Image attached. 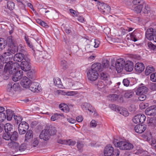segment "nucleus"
Instances as JSON below:
<instances>
[{"instance_id": "obj_1", "label": "nucleus", "mask_w": 156, "mask_h": 156, "mask_svg": "<svg viewBox=\"0 0 156 156\" xmlns=\"http://www.w3.org/2000/svg\"><path fill=\"white\" fill-rule=\"evenodd\" d=\"M113 143L115 147L121 150H130L133 148V144L125 140L114 139Z\"/></svg>"}, {"instance_id": "obj_2", "label": "nucleus", "mask_w": 156, "mask_h": 156, "mask_svg": "<svg viewBox=\"0 0 156 156\" xmlns=\"http://www.w3.org/2000/svg\"><path fill=\"white\" fill-rule=\"evenodd\" d=\"M6 63L5 66L4 70L7 73L8 72L10 74H14L18 71L20 68V65L16 62H14L9 61Z\"/></svg>"}, {"instance_id": "obj_3", "label": "nucleus", "mask_w": 156, "mask_h": 156, "mask_svg": "<svg viewBox=\"0 0 156 156\" xmlns=\"http://www.w3.org/2000/svg\"><path fill=\"white\" fill-rule=\"evenodd\" d=\"M146 37L149 40H153L156 42V31L151 28L148 29L145 34Z\"/></svg>"}, {"instance_id": "obj_4", "label": "nucleus", "mask_w": 156, "mask_h": 156, "mask_svg": "<svg viewBox=\"0 0 156 156\" xmlns=\"http://www.w3.org/2000/svg\"><path fill=\"white\" fill-rule=\"evenodd\" d=\"M97 5L98 9L103 13H109L111 11L110 7L106 4L98 2Z\"/></svg>"}, {"instance_id": "obj_5", "label": "nucleus", "mask_w": 156, "mask_h": 156, "mask_svg": "<svg viewBox=\"0 0 156 156\" xmlns=\"http://www.w3.org/2000/svg\"><path fill=\"white\" fill-rule=\"evenodd\" d=\"M24 60L22 61L20 64V67L21 69L25 72L30 70L31 66L29 63L30 59L28 57H25Z\"/></svg>"}, {"instance_id": "obj_6", "label": "nucleus", "mask_w": 156, "mask_h": 156, "mask_svg": "<svg viewBox=\"0 0 156 156\" xmlns=\"http://www.w3.org/2000/svg\"><path fill=\"white\" fill-rule=\"evenodd\" d=\"M29 127V125L26 122L23 121L21 122L19 124L18 128L19 134L20 135L25 134Z\"/></svg>"}, {"instance_id": "obj_7", "label": "nucleus", "mask_w": 156, "mask_h": 156, "mask_svg": "<svg viewBox=\"0 0 156 156\" xmlns=\"http://www.w3.org/2000/svg\"><path fill=\"white\" fill-rule=\"evenodd\" d=\"M125 64V61L122 58L118 59L115 63V68L118 73L121 72L123 70Z\"/></svg>"}, {"instance_id": "obj_8", "label": "nucleus", "mask_w": 156, "mask_h": 156, "mask_svg": "<svg viewBox=\"0 0 156 156\" xmlns=\"http://www.w3.org/2000/svg\"><path fill=\"white\" fill-rule=\"evenodd\" d=\"M99 74L97 72L90 69L87 73V76L88 79L91 81L96 80L99 76Z\"/></svg>"}, {"instance_id": "obj_9", "label": "nucleus", "mask_w": 156, "mask_h": 156, "mask_svg": "<svg viewBox=\"0 0 156 156\" xmlns=\"http://www.w3.org/2000/svg\"><path fill=\"white\" fill-rule=\"evenodd\" d=\"M11 46V49L9 50V51H8V52H5L4 53L5 55H6L5 56V58H6V56H10L9 57L10 58L13 57V56H12V54H14L18 51L19 49L16 45L14 44Z\"/></svg>"}, {"instance_id": "obj_10", "label": "nucleus", "mask_w": 156, "mask_h": 156, "mask_svg": "<svg viewBox=\"0 0 156 156\" xmlns=\"http://www.w3.org/2000/svg\"><path fill=\"white\" fill-rule=\"evenodd\" d=\"M146 117L143 114H139L135 116L133 119V122L135 123H143L145 120Z\"/></svg>"}, {"instance_id": "obj_11", "label": "nucleus", "mask_w": 156, "mask_h": 156, "mask_svg": "<svg viewBox=\"0 0 156 156\" xmlns=\"http://www.w3.org/2000/svg\"><path fill=\"white\" fill-rule=\"evenodd\" d=\"M29 88L30 90L34 92H38L41 90L39 83L35 82L31 83Z\"/></svg>"}, {"instance_id": "obj_12", "label": "nucleus", "mask_w": 156, "mask_h": 156, "mask_svg": "<svg viewBox=\"0 0 156 156\" xmlns=\"http://www.w3.org/2000/svg\"><path fill=\"white\" fill-rule=\"evenodd\" d=\"M51 135L49 133V130L47 128L42 130L41 133L39 137L41 139H43L44 140H47L49 139Z\"/></svg>"}, {"instance_id": "obj_13", "label": "nucleus", "mask_w": 156, "mask_h": 156, "mask_svg": "<svg viewBox=\"0 0 156 156\" xmlns=\"http://www.w3.org/2000/svg\"><path fill=\"white\" fill-rule=\"evenodd\" d=\"M146 114L148 115H156V105H154L147 108L145 111Z\"/></svg>"}, {"instance_id": "obj_14", "label": "nucleus", "mask_w": 156, "mask_h": 156, "mask_svg": "<svg viewBox=\"0 0 156 156\" xmlns=\"http://www.w3.org/2000/svg\"><path fill=\"white\" fill-rule=\"evenodd\" d=\"M23 72L22 70H20L17 71L15 73L13 74L12 79L14 81H17L20 80L23 75Z\"/></svg>"}, {"instance_id": "obj_15", "label": "nucleus", "mask_w": 156, "mask_h": 156, "mask_svg": "<svg viewBox=\"0 0 156 156\" xmlns=\"http://www.w3.org/2000/svg\"><path fill=\"white\" fill-rule=\"evenodd\" d=\"M81 108L83 110H88L92 113L95 112H96L95 109L87 103H83L81 105Z\"/></svg>"}, {"instance_id": "obj_16", "label": "nucleus", "mask_w": 156, "mask_h": 156, "mask_svg": "<svg viewBox=\"0 0 156 156\" xmlns=\"http://www.w3.org/2000/svg\"><path fill=\"white\" fill-rule=\"evenodd\" d=\"M31 81L27 77L24 76L22 78L21 84L23 87L25 88H29L31 83Z\"/></svg>"}, {"instance_id": "obj_17", "label": "nucleus", "mask_w": 156, "mask_h": 156, "mask_svg": "<svg viewBox=\"0 0 156 156\" xmlns=\"http://www.w3.org/2000/svg\"><path fill=\"white\" fill-rule=\"evenodd\" d=\"M114 152L113 148L109 146H106L105 148L104 154L105 156H110Z\"/></svg>"}, {"instance_id": "obj_18", "label": "nucleus", "mask_w": 156, "mask_h": 156, "mask_svg": "<svg viewBox=\"0 0 156 156\" xmlns=\"http://www.w3.org/2000/svg\"><path fill=\"white\" fill-rule=\"evenodd\" d=\"M9 147L15 150V152L18 151V149L20 146L19 144L16 141H12L9 142L8 144Z\"/></svg>"}, {"instance_id": "obj_19", "label": "nucleus", "mask_w": 156, "mask_h": 156, "mask_svg": "<svg viewBox=\"0 0 156 156\" xmlns=\"http://www.w3.org/2000/svg\"><path fill=\"white\" fill-rule=\"evenodd\" d=\"M146 128L145 125L139 124L136 125L134 129L136 133H141L145 130Z\"/></svg>"}, {"instance_id": "obj_20", "label": "nucleus", "mask_w": 156, "mask_h": 156, "mask_svg": "<svg viewBox=\"0 0 156 156\" xmlns=\"http://www.w3.org/2000/svg\"><path fill=\"white\" fill-rule=\"evenodd\" d=\"M144 65L142 63L137 62L135 65V69L137 73H141L144 70Z\"/></svg>"}, {"instance_id": "obj_21", "label": "nucleus", "mask_w": 156, "mask_h": 156, "mask_svg": "<svg viewBox=\"0 0 156 156\" xmlns=\"http://www.w3.org/2000/svg\"><path fill=\"white\" fill-rule=\"evenodd\" d=\"M90 69L98 72L103 71L101 64L100 63H96L93 64L91 66Z\"/></svg>"}, {"instance_id": "obj_22", "label": "nucleus", "mask_w": 156, "mask_h": 156, "mask_svg": "<svg viewBox=\"0 0 156 156\" xmlns=\"http://www.w3.org/2000/svg\"><path fill=\"white\" fill-rule=\"evenodd\" d=\"M27 57H25L23 54L21 53H19L15 54L13 58V60L15 61L20 62L24 59V58Z\"/></svg>"}, {"instance_id": "obj_23", "label": "nucleus", "mask_w": 156, "mask_h": 156, "mask_svg": "<svg viewBox=\"0 0 156 156\" xmlns=\"http://www.w3.org/2000/svg\"><path fill=\"white\" fill-rule=\"evenodd\" d=\"M147 91V89L144 86H141L138 88L136 91L137 95H140L146 93Z\"/></svg>"}, {"instance_id": "obj_24", "label": "nucleus", "mask_w": 156, "mask_h": 156, "mask_svg": "<svg viewBox=\"0 0 156 156\" xmlns=\"http://www.w3.org/2000/svg\"><path fill=\"white\" fill-rule=\"evenodd\" d=\"M133 63L131 62H128L125 64V69L129 72H131L133 70Z\"/></svg>"}, {"instance_id": "obj_25", "label": "nucleus", "mask_w": 156, "mask_h": 156, "mask_svg": "<svg viewBox=\"0 0 156 156\" xmlns=\"http://www.w3.org/2000/svg\"><path fill=\"white\" fill-rule=\"evenodd\" d=\"M4 126L5 132L10 133L12 131L13 126L11 124L6 123Z\"/></svg>"}, {"instance_id": "obj_26", "label": "nucleus", "mask_w": 156, "mask_h": 156, "mask_svg": "<svg viewBox=\"0 0 156 156\" xmlns=\"http://www.w3.org/2000/svg\"><path fill=\"white\" fill-rule=\"evenodd\" d=\"M46 128L49 130V133L51 136L55 135L56 133L57 130L56 128L51 125L47 126Z\"/></svg>"}, {"instance_id": "obj_27", "label": "nucleus", "mask_w": 156, "mask_h": 156, "mask_svg": "<svg viewBox=\"0 0 156 156\" xmlns=\"http://www.w3.org/2000/svg\"><path fill=\"white\" fill-rule=\"evenodd\" d=\"M6 118L8 120H11L13 115V112L11 110L7 109L6 110Z\"/></svg>"}, {"instance_id": "obj_28", "label": "nucleus", "mask_w": 156, "mask_h": 156, "mask_svg": "<svg viewBox=\"0 0 156 156\" xmlns=\"http://www.w3.org/2000/svg\"><path fill=\"white\" fill-rule=\"evenodd\" d=\"M59 108L60 109L65 112H68L69 111V108L68 106L64 103H61L59 105Z\"/></svg>"}, {"instance_id": "obj_29", "label": "nucleus", "mask_w": 156, "mask_h": 156, "mask_svg": "<svg viewBox=\"0 0 156 156\" xmlns=\"http://www.w3.org/2000/svg\"><path fill=\"white\" fill-rule=\"evenodd\" d=\"M18 133L16 131H14L11 135L10 134V140L12 141H16L18 140Z\"/></svg>"}, {"instance_id": "obj_30", "label": "nucleus", "mask_w": 156, "mask_h": 156, "mask_svg": "<svg viewBox=\"0 0 156 156\" xmlns=\"http://www.w3.org/2000/svg\"><path fill=\"white\" fill-rule=\"evenodd\" d=\"M142 11L145 14H148L150 12V9L147 5L144 3L142 5Z\"/></svg>"}, {"instance_id": "obj_31", "label": "nucleus", "mask_w": 156, "mask_h": 156, "mask_svg": "<svg viewBox=\"0 0 156 156\" xmlns=\"http://www.w3.org/2000/svg\"><path fill=\"white\" fill-rule=\"evenodd\" d=\"M7 45V42L5 40L2 38H0V51L4 49Z\"/></svg>"}, {"instance_id": "obj_32", "label": "nucleus", "mask_w": 156, "mask_h": 156, "mask_svg": "<svg viewBox=\"0 0 156 156\" xmlns=\"http://www.w3.org/2000/svg\"><path fill=\"white\" fill-rule=\"evenodd\" d=\"M54 82L55 86L58 87L62 88V83L61 79L57 77L54 79Z\"/></svg>"}, {"instance_id": "obj_33", "label": "nucleus", "mask_w": 156, "mask_h": 156, "mask_svg": "<svg viewBox=\"0 0 156 156\" xmlns=\"http://www.w3.org/2000/svg\"><path fill=\"white\" fill-rule=\"evenodd\" d=\"M154 71V68L151 66H147L146 69L145 73L146 75H149L150 73Z\"/></svg>"}, {"instance_id": "obj_34", "label": "nucleus", "mask_w": 156, "mask_h": 156, "mask_svg": "<svg viewBox=\"0 0 156 156\" xmlns=\"http://www.w3.org/2000/svg\"><path fill=\"white\" fill-rule=\"evenodd\" d=\"M64 117L63 114L55 113L52 115L51 118V121H54L59 118V116Z\"/></svg>"}, {"instance_id": "obj_35", "label": "nucleus", "mask_w": 156, "mask_h": 156, "mask_svg": "<svg viewBox=\"0 0 156 156\" xmlns=\"http://www.w3.org/2000/svg\"><path fill=\"white\" fill-rule=\"evenodd\" d=\"M100 78L101 80L104 81L108 80L109 78L108 74L104 72H102L100 73Z\"/></svg>"}, {"instance_id": "obj_36", "label": "nucleus", "mask_w": 156, "mask_h": 156, "mask_svg": "<svg viewBox=\"0 0 156 156\" xmlns=\"http://www.w3.org/2000/svg\"><path fill=\"white\" fill-rule=\"evenodd\" d=\"M33 136V132L31 130H29L25 135V140H28L32 138Z\"/></svg>"}, {"instance_id": "obj_37", "label": "nucleus", "mask_w": 156, "mask_h": 156, "mask_svg": "<svg viewBox=\"0 0 156 156\" xmlns=\"http://www.w3.org/2000/svg\"><path fill=\"white\" fill-rule=\"evenodd\" d=\"M101 67L103 70L104 69L108 68L109 66V61L107 60H104L102 62Z\"/></svg>"}, {"instance_id": "obj_38", "label": "nucleus", "mask_w": 156, "mask_h": 156, "mask_svg": "<svg viewBox=\"0 0 156 156\" xmlns=\"http://www.w3.org/2000/svg\"><path fill=\"white\" fill-rule=\"evenodd\" d=\"M120 111L118 112H119L120 114L125 116L128 115L129 112L126 108H122L120 107Z\"/></svg>"}, {"instance_id": "obj_39", "label": "nucleus", "mask_w": 156, "mask_h": 156, "mask_svg": "<svg viewBox=\"0 0 156 156\" xmlns=\"http://www.w3.org/2000/svg\"><path fill=\"white\" fill-rule=\"evenodd\" d=\"M118 95L115 94H110L108 96L109 100L112 101H116L118 99Z\"/></svg>"}, {"instance_id": "obj_40", "label": "nucleus", "mask_w": 156, "mask_h": 156, "mask_svg": "<svg viewBox=\"0 0 156 156\" xmlns=\"http://www.w3.org/2000/svg\"><path fill=\"white\" fill-rule=\"evenodd\" d=\"M133 94V92L132 90H129L125 91L124 97L126 98H130L132 96V95Z\"/></svg>"}, {"instance_id": "obj_41", "label": "nucleus", "mask_w": 156, "mask_h": 156, "mask_svg": "<svg viewBox=\"0 0 156 156\" xmlns=\"http://www.w3.org/2000/svg\"><path fill=\"white\" fill-rule=\"evenodd\" d=\"M109 107L112 110L116 111L117 112H119L120 111V107L116 106L115 104H110L109 105Z\"/></svg>"}, {"instance_id": "obj_42", "label": "nucleus", "mask_w": 156, "mask_h": 156, "mask_svg": "<svg viewBox=\"0 0 156 156\" xmlns=\"http://www.w3.org/2000/svg\"><path fill=\"white\" fill-rule=\"evenodd\" d=\"M136 32V31L135 30L133 32L130 34V37L131 40L134 42L136 41L137 40L136 35V34H137Z\"/></svg>"}, {"instance_id": "obj_43", "label": "nucleus", "mask_w": 156, "mask_h": 156, "mask_svg": "<svg viewBox=\"0 0 156 156\" xmlns=\"http://www.w3.org/2000/svg\"><path fill=\"white\" fill-rule=\"evenodd\" d=\"M14 3L11 1H9L7 2V7L8 9L10 10H12L14 8Z\"/></svg>"}, {"instance_id": "obj_44", "label": "nucleus", "mask_w": 156, "mask_h": 156, "mask_svg": "<svg viewBox=\"0 0 156 156\" xmlns=\"http://www.w3.org/2000/svg\"><path fill=\"white\" fill-rule=\"evenodd\" d=\"M77 147L78 150L80 151H82L83 150V144L81 142H77Z\"/></svg>"}, {"instance_id": "obj_45", "label": "nucleus", "mask_w": 156, "mask_h": 156, "mask_svg": "<svg viewBox=\"0 0 156 156\" xmlns=\"http://www.w3.org/2000/svg\"><path fill=\"white\" fill-rule=\"evenodd\" d=\"M97 88L99 90H101L104 88L105 87V84L102 81H99L96 84Z\"/></svg>"}, {"instance_id": "obj_46", "label": "nucleus", "mask_w": 156, "mask_h": 156, "mask_svg": "<svg viewBox=\"0 0 156 156\" xmlns=\"http://www.w3.org/2000/svg\"><path fill=\"white\" fill-rule=\"evenodd\" d=\"M147 45L149 48L151 50L156 51V46L153 44L151 42H148Z\"/></svg>"}, {"instance_id": "obj_47", "label": "nucleus", "mask_w": 156, "mask_h": 156, "mask_svg": "<svg viewBox=\"0 0 156 156\" xmlns=\"http://www.w3.org/2000/svg\"><path fill=\"white\" fill-rule=\"evenodd\" d=\"M2 137L5 140H10V133L5 132L3 134Z\"/></svg>"}, {"instance_id": "obj_48", "label": "nucleus", "mask_w": 156, "mask_h": 156, "mask_svg": "<svg viewBox=\"0 0 156 156\" xmlns=\"http://www.w3.org/2000/svg\"><path fill=\"white\" fill-rule=\"evenodd\" d=\"M143 8L142 5H138L134 8V11L137 13H140L142 11Z\"/></svg>"}, {"instance_id": "obj_49", "label": "nucleus", "mask_w": 156, "mask_h": 156, "mask_svg": "<svg viewBox=\"0 0 156 156\" xmlns=\"http://www.w3.org/2000/svg\"><path fill=\"white\" fill-rule=\"evenodd\" d=\"M12 90L15 91L20 90V87L18 83H15L12 85Z\"/></svg>"}, {"instance_id": "obj_50", "label": "nucleus", "mask_w": 156, "mask_h": 156, "mask_svg": "<svg viewBox=\"0 0 156 156\" xmlns=\"http://www.w3.org/2000/svg\"><path fill=\"white\" fill-rule=\"evenodd\" d=\"M13 118L16 121V123L17 124L19 123V122H22V118L21 116H17L14 115Z\"/></svg>"}, {"instance_id": "obj_51", "label": "nucleus", "mask_w": 156, "mask_h": 156, "mask_svg": "<svg viewBox=\"0 0 156 156\" xmlns=\"http://www.w3.org/2000/svg\"><path fill=\"white\" fill-rule=\"evenodd\" d=\"M61 65L62 67V69L64 70H66L67 68L66 64V61L64 60H62L61 61Z\"/></svg>"}, {"instance_id": "obj_52", "label": "nucleus", "mask_w": 156, "mask_h": 156, "mask_svg": "<svg viewBox=\"0 0 156 156\" xmlns=\"http://www.w3.org/2000/svg\"><path fill=\"white\" fill-rule=\"evenodd\" d=\"M143 0H133V3L135 5H141L144 3Z\"/></svg>"}, {"instance_id": "obj_53", "label": "nucleus", "mask_w": 156, "mask_h": 156, "mask_svg": "<svg viewBox=\"0 0 156 156\" xmlns=\"http://www.w3.org/2000/svg\"><path fill=\"white\" fill-rule=\"evenodd\" d=\"M7 41L8 43L10 45L14 44V40L12 39V36L8 37L7 39Z\"/></svg>"}, {"instance_id": "obj_54", "label": "nucleus", "mask_w": 156, "mask_h": 156, "mask_svg": "<svg viewBox=\"0 0 156 156\" xmlns=\"http://www.w3.org/2000/svg\"><path fill=\"white\" fill-rule=\"evenodd\" d=\"M6 118V115L4 112L0 113V122H3Z\"/></svg>"}, {"instance_id": "obj_55", "label": "nucleus", "mask_w": 156, "mask_h": 156, "mask_svg": "<svg viewBox=\"0 0 156 156\" xmlns=\"http://www.w3.org/2000/svg\"><path fill=\"white\" fill-rule=\"evenodd\" d=\"M45 54V52L44 51H39L38 52L37 55L36 56V57H37L39 55L40 57H39V58H43L45 56L44 55Z\"/></svg>"}, {"instance_id": "obj_56", "label": "nucleus", "mask_w": 156, "mask_h": 156, "mask_svg": "<svg viewBox=\"0 0 156 156\" xmlns=\"http://www.w3.org/2000/svg\"><path fill=\"white\" fill-rule=\"evenodd\" d=\"M26 146L25 144H22L20 146H19L18 149V151H24L26 149Z\"/></svg>"}, {"instance_id": "obj_57", "label": "nucleus", "mask_w": 156, "mask_h": 156, "mask_svg": "<svg viewBox=\"0 0 156 156\" xmlns=\"http://www.w3.org/2000/svg\"><path fill=\"white\" fill-rule=\"evenodd\" d=\"M25 39L28 46L30 48H32L33 47V46L32 44H31L29 40V38L28 37H25Z\"/></svg>"}, {"instance_id": "obj_58", "label": "nucleus", "mask_w": 156, "mask_h": 156, "mask_svg": "<svg viewBox=\"0 0 156 156\" xmlns=\"http://www.w3.org/2000/svg\"><path fill=\"white\" fill-rule=\"evenodd\" d=\"M97 122L94 120H92L90 122V126L91 127H95L97 125Z\"/></svg>"}, {"instance_id": "obj_59", "label": "nucleus", "mask_w": 156, "mask_h": 156, "mask_svg": "<svg viewBox=\"0 0 156 156\" xmlns=\"http://www.w3.org/2000/svg\"><path fill=\"white\" fill-rule=\"evenodd\" d=\"M38 144V141L37 138H34L33 140L32 146L34 147H36Z\"/></svg>"}, {"instance_id": "obj_60", "label": "nucleus", "mask_w": 156, "mask_h": 156, "mask_svg": "<svg viewBox=\"0 0 156 156\" xmlns=\"http://www.w3.org/2000/svg\"><path fill=\"white\" fill-rule=\"evenodd\" d=\"M140 95L138 98L139 100L140 101H144L146 98V96L144 94H141L139 95Z\"/></svg>"}, {"instance_id": "obj_61", "label": "nucleus", "mask_w": 156, "mask_h": 156, "mask_svg": "<svg viewBox=\"0 0 156 156\" xmlns=\"http://www.w3.org/2000/svg\"><path fill=\"white\" fill-rule=\"evenodd\" d=\"M151 80L153 82L156 81V73L152 74L151 75Z\"/></svg>"}, {"instance_id": "obj_62", "label": "nucleus", "mask_w": 156, "mask_h": 156, "mask_svg": "<svg viewBox=\"0 0 156 156\" xmlns=\"http://www.w3.org/2000/svg\"><path fill=\"white\" fill-rule=\"evenodd\" d=\"M123 83L124 86L128 87L129 83V81L127 79H125L123 80Z\"/></svg>"}, {"instance_id": "obj_63", "label": "nucleus", "mask_w": 156, "mask_h": 156, "mask_svg": "<svg viewBox=\"0 0 156 156\" xmlns=\"http://www.w3.org/2000/svg\"><path fill=\"white\" fill-rule=\"evenodd\" d=\"M12 85L11 84H9L7 86V90L8 92H11L12 91Z\"/></svg>"}, {"instance_id": "obj_64", "label": "nucleus", "mask_w": 156, "mask_h": 156, "mask_svg": "<svg viewBox=\"0 0 156 156\" xmlns=\"http://www.w3.org/2000/svg\"><path fill=\"white\" fill-rule=\"evenodd\" d=\"M27 75L30 79H32L33 78V73L31 71L27 72Z\"/></svg>"}]
</instances>
